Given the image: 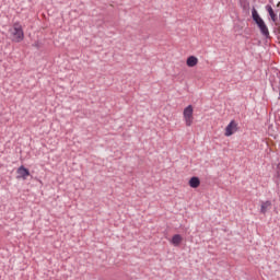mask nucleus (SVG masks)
Masks as SVG:
<instances>
[{"mask_svg": "<svg viewBox=\"0 0 280 280\" xmlns=\"http://www.w3.org/2000/svg\"><path fill=\"white\" fill-rule=\"evenodd\" d=\"M10 34L13 36L14 43H21L25 38V33L23 32V26L21 23L15 22L13 27L10 28Z\"/></svg>", "mask_w": 280, "mask_h": 280, "instance_id": "f257e3e1", "label": "nucleus"}, {"mask_svg": "<svg viewBox=\"0 0 280 280\" xmlns=\"http://www.w3.org/2000/svg\"><path fill=\"white\" fill-rule=\"evenodd\" d=\"M183 117H184L185 125L187 127H191L194 124V106L192 105H188L187 107L184 108Z\"/></svg>", "mask_w": 280, "mask_h": 280, "instance_id": "f03ea898", "label": "nucleus"}, {"mask_svg": "<svg viewBox=\"0 0 280 280\" xmlns=\"http://www.w3.org/2000/svg\"><path fill=\"white\" fill-rule=\"evenodd\" d=\"M237 132V122L235 120H231V122L225 128V137H231Z\"/></svg>", "mask_w": 280, "mask_h": 280, "instance_id": "7ed1b4c3", "label": "nucleus"}, {"mask_svg": "<svg viewBox=\"0 0 280 280\" xmlns=\"http://www.w3.org/2000/svg\"><path fill=\"white\" fill-rule=\"evenodd\" d=\"M19 178H23V180L27 179V176H30V170L25 168V166H20L18 168Z\"/></svg>", "mask_w": 280, "mask_h": 280, "instance_id": "20e7f679", "label": "nucleus"}, {"mask_svg": "<svg viewBox=\"0 0 280 280\" xmlns=\"http://www.w3.org/2000/svg\"><path fill=\"white\" fill-rule=\"evenodd\" d=\"M258 27L260 30V34L265 36V38H270V31H268V26L266 25V22Z\"/></svg>", "mask_w": 280, "mask_h": 280, "instance_id": "39448f33", "label": "nucleus"}, {"mask_svg": "<svg viewBox=\"0 0 280 280\" xmlns=\"http://www.w3.org/2000/svg\"><path fill=\"white\" fill-rule=\"evenodd\" d=\"M189 187H191L192 189H198V187H200V178L191 177L189 179Z\"/></svg>", "mask_w": 280, "mask_h": 280, "instance_id": "423d86ee", "label": "nucleus"}, {"mask_svg": "<svg viewBox=\"0 0 280 280\" xmlns=\"http://www.w3.org/2000/svg\"><path fill=\"white\" fill-rule=\"evenodd\" d=\"M182 242H183V236H180V234L173 235L171 240V244H173V246H180Z\"/></svg>", "mask_w": 280, "mask_h": 280, "instance_id": "0eeeda50", "label": "nucleus"}, {"mask_svg": "<svg viewBox=\"0 0 280 280\" xmlns=\"http://www.w3.org/2000/svg\"><path fill=\"white\" fill-rule=\"evenodd\" d=\"M186 65L187 67H196V65H198V59L196 56H190L187 58Z\"/></svg>", "mask_w": 280, "mask_h": 280, "instance_id": "6e6552de", "label": "nucleus"}, {"mask_svg": "<svg viewBox=\"0 0 280 280\" xmlns=\"http://www.w3.org/2000/svg\"><path fill=\"white\" fill-rule=\"evenodd\" d=\"M266 10H267L269 16L271 18V21H273V23H276L277 22V14L275 13V10L272 9V7L267 5Z\"/></svg>", "mask_w": 280, "mask_h": 280, "instance_id": "1a4fd4ad", "label": "nucleus"}, {"mask_svg": "<svg viewBox=\"0 0 280 280\" xmlns=\"http://www.w3.org/2000/svg\"><path fill=\"white\" fill-rule=\"evenodd\" d=\"M270 201H265L261 203V208H260V212L261 213H266V211H268V207H270Z\"/></svg>", "mask_w": 280, "mask_h": 280, "instance_id": "9d476101", "label": "nucleus"}, {"mask_svg": "<svg viewBox=\"0 0 280 280\" xmlns=\"http://www.w3.org/2000/svg\"><path fill=\"white\" fill-rule=\"evenodd\" d=\"M252 16L255 22L261 20V16H259V13H257V10H255V9H253V11H252Z\"/></svg>", "mask_w": 280, "mask_h": 280, "instance_id": "9b49d317", "label": "nucleus"}, {"mask_svg": "<svg viewBox=\"0 0 280 280\" xmlns=\"http://www.w3.org/2000/svg\"><path fill=\"white\" fill-rule=\"evenodd\" d=\"M255 23L258 25V27H260V25H264L266 22H264V19L260 18V20H256Z\"/></svg>", "mask_w": 280, "mask_h": 280, "instance_id": "f8f14e48", "label": "nucleus"}]
</instances>
